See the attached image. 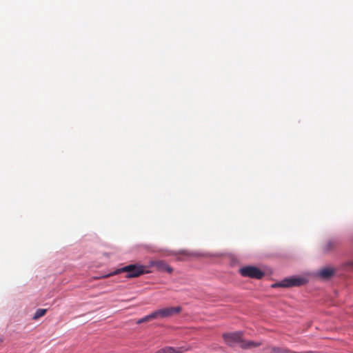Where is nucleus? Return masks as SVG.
<instances>
[{"mask_svg":"<svg viewBox=\"0 0 353 353\" xmlns=\"http://www.w3.org/2000/svg\"><path fill=\"white\" fill-rule=\"evenodd\" d=\"M223 338L227 345L232 347L239 346L245 350L257 347L262 344L261 342L244 340L242 332L225 333Z\"/></svg>","mask_w":353,"mask_h":353,"instance_id":"obj_1","label":"nucleus"},{"mask_svg":"<svg viewBox=\"0 0 353 353\" xmlns=\"http://www.w3.org/2000/svg\"><path fill=\"white\" fill-rule=\"evenodd\" d=\"M122 272L126 273L125 278L131 279L139 277L141 275L149 273L150 271L146 270L145 266L140 265L139 263L130 264L123 268H118L108 274L103 275L100 276V278H108L114 275L121 274Z\"/></svg>","mask_w":353,"mask_h":353,"instance_id":"obj_2","label":"nucleus"},{"mask_svg":"<svg viewBox=\"0 0 353 353\" xmlns=\"http://www.w3.org/2000/svg\"><path fill=\"white\" fill-rule=\"evenodd\" d=\"M239 272L242 276L254 279H261L265 276V273L261 270L252 265L243 267Z\"/></svg>","mask_w":353,"mask_h":353,"instance_id":"obj_3","label":"nucleus"},{"mask_svg":"<svg viewBox=\"0 0 353 353\" xmlns=\"http://www.w3.org/2000/svg\"><path fill=\"white\" fill-rule=\"evenodd\" d=\"M307 280L303 277H289L286 278L279 283L272 285L273 288H291L295 286H301L306 283Z\"/></svg>","mask_w":353,"mask_h":353,"instance_id":"obj_4","label":"nucleus"},{"mask_svg":"<svg viewBox=\"0 0 353 353\" xmlns=\"http://www.w3.org/2000/svg\"><path fill=\"white\" fill-rule=\"evenodd\" d=\"M182 310L181 307L176 306V307H163L159 310H155L154 314L156 316V319H165L173 316L179 314Z\"/></svg>","mask_w":353,"mask_h":353,"instance_id":"obj_5","label":"nucleus"},{"mask_svg":"<svg viewBox=\"0 0 353 353\" xmlns=\"http://www.w3.org/2000/svg\"><path fill=\"white\" fill-rule=\"evenodd\" d=\"M150 265L156 267L159 271L172 273L173 269L168 265L164 261H152L150 262Z\"/></svg>","mask_w":353,"mask_h":353,"instance_id":"obj_6","label":"nucleus"},{"mask_svg":"<svg viewBox=\"0 0 353 353\" xmlns=\"http://www.w3.org/2000/svg\"><path fill=\"white\" fill-rule=\"evenodd\" d=\"M270 353H312V352L310 351L299 352L292 351L290 349L286 348V347L273 346L270 348Z\"/></svg>","mask_w":353,"mask_h":353,"instance_id":"obj_7","label":"nucleus"},{"mask_svg":"<svg viewBox=\"0 0 353 353\" xmlns=\"http://www.w3.org/2000/svg\"><path fill=\"white\" fill-rule=\"evenodd\" d=\"M188 349L183 348V347L174 349L171 347H166L157 351L156 353H183L188 351Z\"/></svg>","mask_w":353,"mask_h":353,"instance_id":"obj_8","label":"nucleus"},{"mask_svg":"<svg viewBox=\"0 0 353 353\" xmlns=\"http://www.w3.org/2000/svg\"><path fill=\"white\" fill-rule=\"evenodd\" d=\"M334 274V270L331 268H323L320 272L319 275L323 279H328Z\"/></svg>","mask_w":353,"mask_h":353,"instance_id":"obj_9","label":"nucleus"},{"mask_svg":"<svg viewBox=\"0 0 353 353\" xmlns=\"http://www.w3.org/2000/svg\"><path fill=\"white\" fill-rule=\"evenodd\" d=\"M153 319H156V316H155V314H154V312H152L151 314L141 318V319H139V320H137L136 321V323L137 324H141V323H145V322H148V321H150L151 320H153Z\"/></svg>","mask_w":353,"mask_h":353,"instance_id":"obj_10","label":"nucleus"},{"mask_svg":"<svg viewBox=\"0 0 353 353\" xmlns=\"http://www.w3.org/2000/svg\"><path fill=\"white\" fill-rule=\"evenodd\" d=\"M336 246V243L334 241L329 240L325 242L323 247V252H329Z\"/></svg>","mask_w":353,"mask_h":353,"instance_id":"obj_11","label":"nucleus"},{"mask_svg":"<svg viewBox=\"0 0 353 353\" xmlns=\"http://www.w3.org/2000/svg\"><path fill=\"white\" fill-rule=\"evenodd\" d=\"M46 312H47V310H46V309H41V308H40V309H38V310L35 312V313H34V316H33L32 319H33L34 320H37L38 319H39V318H41V317L43 316L46 314Z\"/></svg>","mask_w":353,"mask_h":353,"instance_id":"obj_12","label":"nucleus"},{"mask_svg":"<svg viewBox=\"0 0 353 353\" xmlns=\"http://www.w3.org/2000/svg\"><path fill=\"white\" fill-rule=\"evenodd\" d=\"M179 254H180L181 255H183V256H190L191 255L188 252H187V251H185V250H181V251H180V252H179Z\"/></svg>","mask_w":353,"mask_h":353,"instance_id":"obj_13","label":"nucleus"},{"mask_svg":"<svg viewBox=\"0 0 353 353\" xmlns=\"http://www.w3.org/2000/svg\"><path fill=\"white\" fill-rule=\"evenodd\" d=\"M2 341H3V340L1 339H0V343L2 342Z\"/></svg>","mask_w":353,"mask_h":353,"instance_id":"obj_14","label":"nucleus"}]
</instances>
